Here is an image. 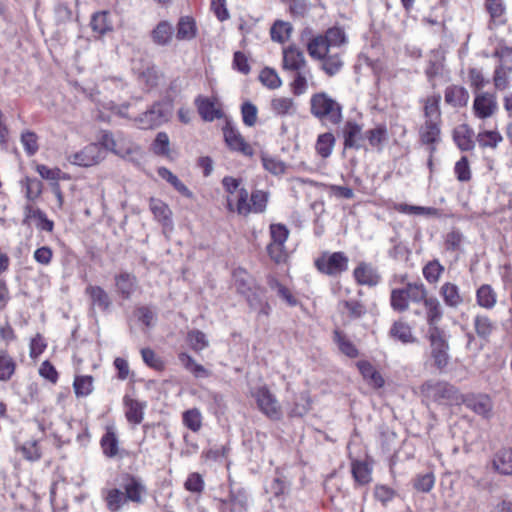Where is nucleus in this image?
Masks as SVG:
<instances>
[{
    "label": "nucleus",
    "instance_id": "nucleus-42",
    "mask_svg": "<svg viewBox=\"0 0 512 512\" xmlns=\"http://www.w3.org/2000/svg\"><path fill=\"white\" fill-rule=\"evenodd\" d=\"M365 136L372 147L382 150L384 143L388 140V130L386 125L380 124L366 131Z\"/></svg>",
    "mask_w": 512,
    "mask_h": 512
},
{
    "label": "nucleus",
    "instance_id": "nucleus-55",
    "mask_svg": "<svg viewBox=\"0 0 512 512\" xmlns=\"http://www.w3.org/2000/svg\"><path fill=\"white\" fill-rule=\"evenodd\" d=\"M182 420L183 424L193 432H198L202 427V415L197 408L185 411Z\"/></svg>",
    "mask_w": 512,
    "mask_h": 512
},
{
    "label": "nucleus",
    "instance_id": "nucleus-29",
    "mask_svg": "<svg viewBox=\"0 0 512 512\" xmlns=\"http://www.w3.org/2000/svg\"><path fill=\"white\" fill-rule=\"evenodd\" d=\"M390 336L403 344H410L416 341L410 325L402 320L395 321L389 331Z\"/></svg>",
    "mask_w": 512,
    "mask_h": 512
},
{
    "label": "nucleus",
    "instance_id": "nucleus-61",
    "mask_svg": "<svg viewBox=\"0 0 512 512\" xmlns=\"http://www.w3.org/2000/svg\"><path fill=\"white\" fill-rule=\"evenodd\" d=\"M241 115L243 123L248 127H253L257 122L258 109L250 101H246L241 105Z\"/></svg>",
    "mask_w": 512,
    "mask_h": 512
},
{
    "label": "nucleus",
    "instance_id": "nucleus-21",
    "mask_svg": "<svg viewBox=\"0 0 512 512\" xmlns=\"http://www.w3.org/2000/svg\"><path fill=\"white\" fill-rule=\"evenodd\" d=\"M475 299L479 307L492 310L497 305L498 295L490 284H481L475 291Z\"/></svg>",
    "mask_w": 512,
    "mask_h": 512
},
{
    "label": "nucleus",
    "instance_id": "nucleus-12",
    "mask_svg": "<svg viewBox=\"0 0 512 512\" xmlns=\"http://www.w3.org/2000/svg\"><path fill=\"white\" fill-rule=\"evenodd\" d=\"M498 110L496 96L492 93L482 92L475 96L473 101L474 115L479 119H487Z\"/></svg>",
    "mask_w": 512,
    "mask_h": 512
},
{
    "label": "nucleus",
    "instance_id": "nucleus-36",
    "mask_svg": "<svg viewBox=\"0 0 512 512\" xmlns=\"http://www.w3.org/2000/svg\"><path fill=\"white\" fill-rule=\"evenodd\" d=\"M100 445L104 455L108 458H114L119 453V440L113 428L109 427L100 440Z\"/></svg>",
    "mask_w": 512,
    "mask_h": 512
},
{
    "label": "nucleus",
    "instance_id": "nucleus-1",
    "mask_svg": "<svg viewBox=\"0 0 512 512\" xmlns=\"http://www.w3.org/2000/svg\"><path fill=\"white\" fill-rule=\"evenodd\" d=\"M290 87L295 95L307 92L310 84H313V74L304 53L290 46Z\"/></svg>",
    "mask_w": 512,
    "mask_h": 512
},
{
    "label": "nucleus",
    "instance_id": "nucleus-56",
    "mask_svg": "<svg viewBox=\"0 0 512 512\" xmlns=\"http://www.w3.org/2000/svg\"><path fill=\"white\" fill-rule=\"evenodd\" d=\"M74 391L78 397H86L93 391L92 376H76L73 383Z\"/></svg>",
    "mask_w": 512,
    "mask_h": 512
},
{
    "label": "nucleus",
    "instance_id": "nucleus-38",
    "mask_svg": "<svg viewBox=\"0 0 512 512\" xmlns=\"http://www.w3.org/2000/svg\"><path fill=\"white\" fill-rule=\"evenodd\" d=\"M197 35L195 20L190 16H183L177 24L176 37L178 40H191Z\"/></svg>",
    "mask_w": 512,
    "mask_h": 512
},
{
    "label": "nucleus",
    "instance_id": "nucleus-50",
    "mask_svg": "<svg viewBox=\"0 0 512 512\" xmlns=\"http://www.w3.org/2000/svg\"><path fill=\"white\" fill-rule=\"evenodd\" d=\"M390 305L397 312H404L409 308V300L406 288H397L391 291Z\"/></svg>",
    "mask_w": 512,
    "mask_h": 512
},
{
    "label": "nucleus",
    "instance_id": "nucleus-2",
    "mask_svg": "<svg viewBox=\"0 0 512 512\" xmlns=\"http://www.w3.org/2000/svg\"><path fill=\"white\" fill-rule=\"evenodd\" d=\"M347 43V35L342 27L333 26L322 35L313 37L307 50L311 57H322L333 48H339Z\"/></svg>",
    "mask_w": 512,
    "mask_h": 512
},
{
    "label": "nucleus",
    "instance_id": "nucleus-41",
    "mask_svg": "<svg viewBox=\"0 0 512 512\" xmlns=\"http://www.w3.org/2000/svg\"><path fill=\"white\" fill-rule=\"evenodd\" d=\"M495 470L503 475L512 474V449H503L498 452L493 460Z\"/></svg>",
    "mask_w": 512,
    "mask_h": 512
},
{
    "label": "nucleus",
    "instance_id": "nucleus-23",
    "mask_svg": "<svg viewBox=\"0 0 512 512\" xmlns=\"http://www.w3.org/2000/svg\"><path fill=\"white\" fill-rule=\"evenodd\" d=\"M123 404L126 408L125 416L127 421L135 425L140 424L144 418L146 402H140L126 395L123 398Z\"/></svg>",
    "mask_w": 512,
    "mask_h": 512
},
{
    "label": "nucleus",
    "instance_id": "nucleus-16",
    "mask_svg": "<svg viewBox=\"0 0 512 512\" xmlns=\"http://www.w3.org/2000/svg\"><path fill=\"white\" fill-rule=\"evenodd\" d=\"M353 276L359 285L369 287L376 286L381 280V276L377 269L367 262L359 263L353 271Z\"/></svg>",
    "mask_w": 512,
    "mask_h": 512
},
{
    "label": "nucleus",
    "instance_id": "nucleus-6",
    "mask_svg": "<svg viewBox=\"0 0 512 512\" xmlns=\"http://www.w3.org/2000/svg\"><path fill=\"white\" fill-rule=\"evenodd\" d=\"M423 396L435 403L451 405L458 403L460 395L458 390L444 381H427L421 386Z\"/></svg>",
    "mask_w": 512,
    "mask_h": 512
},
{
    "label": "nucleus",
    "instance_id": "nucleus-54",
    "mask_svg": "<svg viewBox=\"0 0 512 512\" xmlns=\"http://www.w3.org/2000/svg\"><path fill=\"white\" fill-rule=\"evenodd\" d=\"M160 73L155 65H148L138 74V80L144 83L148 88H154L158 85Z\"/></svg>",
    "mask_w": 512,
    "mask_h": 512
},
{
    "label": "nucleus",
    "instance_id": "nucleus-10",
    "mask_svg": "<svg viewBox=\"0 0 512 512\" xmlns=\"http://www.w3.org/2000/svg\"><path fill=\"white\" fill-rule=\"evenodd\" d=\"M102 147L101 144H88L82 150L69 156V161L83 167L96 165L105 158V151Z\"/></svg>",
    "mask_w": 512,
    "mask_h": 512
},
{
    "label": "nucleus",
    "instance_id": "nucleus-32",
    "mask_svg": "<svg viewBox=\"0 0 512 512\" xmlns=\"http://www.w3.org/2000/svg\"><path fill=\"white\" fill-rule=\"evenodd\" d=\"M173 33V26L168 21H160L151 31V38L156 45L166 46L171 42Z\"/></svg>",
    "mask_w": 512,
    "mask_h": 512
},
{
    "label": "nucleus",
    "instance_id": "nucleus-40",
    "mask_svg": "<svg viewBox=\"0 0 512 512\" xmlns=\"http://www.w3.org/2000/svg\"><path fill=\"white\" fill-rule=\"evenodd\" d=\"M94 32L103 35L113 29V24L108 11H99L93 14L90 22Z\"/></svg>",
    "mask_w": 512,
    "mask_h": 512
},
{
    "label": "nucleus",
    "instance_id": "nucleus-8",
    "mask_svg": "<svg viewBox=\"0 0 512 512\" xmlns=\"http://www.w3.org/2000/svg\"><path fill=\"white\" fill-rule=\"evenodd\" d=\"M349 259L344 252H324L316 260L317 270L328 276H337L348 269Z\"/></svg>",
    "mask_w": 512,
    "mask_h": 512
},
{
    "label": "nucleus",
    "instance_id": "nucleus-35",
    "mask_svg": "<svg viewBox=\"0 0 512 512\" xmlns=\"http://www.w3.org/2000/svg\"><path fill=\"white\" fill-rule=\"evenodd\" d=\"M441 95L439 93L428 96L424 101V117L425 121L441 122L440 111Z\"/></svg>",
    "mask_w": 512,
    "mask_h": 512
},
{
    "label": "nucleus",
    "instance_id": "nucleus-15",
    "mask_svg": "<svg viewBox=\"0 0 512 512\" xmlns=\"http://www.w3.org/2000/svg\"><path fill=\"white\" fill-rule=\"evenodd\" d=\"M463 402L468 409L484 418L492 416L493 402L486 394L470 395Z\"/></svg>",
    "mask_w": 512,
    "mask_h": 512
},
{
    "label": "nucleus",
    "instance_id": "nucleus-43",
    "mask_svg": "<svg viewBox=\"0 0 512 512\" xmlns=\"http://www.w3.org/2000/svg\"><path fill=\"white\" fill-rule=\"evenodd\" d=\"M336 139L331 132L320 134L316 140L315 149L319 156L328 158L334 149Z\"/></svg>",
    "mask_w": 512,
    "mask_h": 512
},
{
    "label": "nucleus",
    "instance_id": "nucleus-39",
    "mask_svg": "<svg viewBox=\"0 0 512 512\" xmlns=\"http://www.w3.org/2000/svg\"><path fill=\"white\" fill-rule=\"evenodd\" d=\"M149 207L154 217L161 222L164 226L172 223L171 210L166 203L160 199L151 198Z\"/></svg>",
    "mask_w": 512,
    "mask_h": 512
},
{
    "label": "nucleus",
    "instance_id": "nucleus-62",
    "mask_svg": "<svg viewBox=\"0 0 512 512\" xmlns=\"http://www.w3.org/2000/svg\"><path fill=\"white\" fill-rule=\"evenodd\" d=\"M271 40L283 44L288 37V23L276 20L270 28Z\"/></svg>",
    "mask_w": 512,
    "mask_h": 512
},
{
    "label": "nucleus",
    "instance_id": "nucleus-27",
    "mask_svg": "<svg viewBox=\"0 0 512 512\" xmlns=\"http://www.w3.org/2000/svg\"><path fill=\"white\" fill-rule=\"evenodd\" d=\"M474 132L468 125L458 126L453 133V139L457 147L462 151H470L475 147Z\"/></svg>",
    "mask_w": 512,
    "mask_h": 512
},
{
    "label": "nucleus",
    "instance_id": "nucleus-28",
    "mask_svg": "<svg viewBox=\"0 0 512 512\" xmlns=\"http://www.w3.org/2000/svg\"><path fill=\"white\" fill-rule=\"evenodd\" d=\"M285 488V482L278 477L273 478L271 483L266 487V493L271 495L269 500L273 506L285 508Z\"/></svg>",
    "mask_w": 512,
    "mask_h": 512
},
{
    "label": "nucleus",
    "instance_id": "nucleus-60",
    "mask_svg": "<svg viewBox=\"0 0 512 512\" xmlns=\"http://www.w3.org/2000/svg\"><path fill=\"white\" fill-rule=\"evenodd\" d=\"M20 141L28 156H33L39 149L38 136L32 131H24L21 134Z\"/></svg>",
    "mask_w": 512,
    "mask_h": 512
},
{
    "label": "nucleus",
    "instance_id": "nucleus-4",
    "mask_svg": "<svg viewBox=\"0 0 512 512\" xmlns=\"http://www.w3.org/2000/svg\"><path fill=\"white\" fill-rule=\"evenodd\" d=\"M430 358L433 366L439 371L444 372L450 364V346L445 332L438 327L429 329L428 332Z\"/></svg>",
    "mask_w": 512,
    "mask_h": 512
},
{
    "label": "nucleus",
    "instance_id": "nucleus-17",
    "mask_svg": "<svg viewBox=\"0 0 512 512\" xmlns=\"http://www.w3.org/2000/svg\"><path fill=\"white\" fill-rule=\"evenodd\" d=\"M115 287L122 299L129 300L138 288V281L135 275L121 272L115 276Z\"/></svg>",
    "mask_w": 512,
    "mask_h": 512
},
{
    "label": "nucleus",
    "instance_id": "nucleus-30",
    "mask_svg": "<svg viewBox=\"0 0 512 512\" xmlns=\"http://www.w3.org/2000/svg\"><path fill=\"white\" fill-rule=\"evenodd\" d=\"M423 305L426 309V321L430 327L429 329L437 327V324L443 317V310L439 300L434 296H430Z\"/></svg>",
    "mask_w": 512,
    "mask_h": 512
},
{
    "label": "nucleus",
    "instance_id": "nucleus-25",
    "mask_svg": "<svg viewBox=\"0 0 512 512\" xmlns=\"http://www.w3.org/2000/svg\"><path fill=\"white\" fill-rule=\"evenodd\" d=\"M102 495L106 504V508L110 512H119L128 503L124 492L119 488L103 490Z\"/></svg>",
    "mask_w": 512,
    "mask_h": 512
},
{
    "label": "nucleus",
    "instance_id": "nucleus-37",
    "mask_svg": "<svg viewBox=\"0 0 512 512\" xmlns=\"http://www.w3.org/2000/svg\"><path fill=\"white\" fill-rule=\"evenodd\" d=\"M395 210L402 214L408 215H420V216H428V217H439L440 211L434 207H424L417 205H410L406 203H399L395 205Z\"/></svg>",
    "mask_w": 512,
    "mask_h": 512
},
{
    "label": "nucleus",
    "instance_id": "nucleus-7",
    "mask_svg": "<svg viewBox=\"0 0 512 512\" xmlns=\"http://www.w3.org/2000/svg\"><path fill=\"white\" fill-rule=\"evenodd\" d=\"M271 241L267 245V253L270 259L277 265L286 264L288 251L285 242L288 238V230L283 224L270 225Z\"/></svg>",
    "mask_w": 512,
    "mask_h": 512
},
{
    "label": "nucleus",
    "instance_id": "nucleus-58",
    "mask_svg": "<svg viewBox=\"0 0 512 512\" xmlns=\"http://www.w3.org/2000/svg\"><path fill=\"white\" fill-rule=\"evenodd\" d=\"M187 340L190 347L196 352H200L209 346L206 334L200 330L189 331L187 334Z\"/></svg>",
    "mask_w": 512,
    "mask_h": 512
},
{
    "label": "nucleus",
    "instance_id": "nucleus-11",
    "mask_svg": "<svg viewBox=\"0 0 512 512\" xmlns=\"http://www.w3.org/2000/svg\"><path fill=\"white\" fill-rule=\"evenodd\" d=\"M123 480L122 487L127 501L137 505L142 504L147 493V488L143 481L131 474H125Z\"/></svg>",
    "mask_w": 512,
    "mask_h": 512
},
{
    "label": "nucleus",
    "instance_id": "nucleus-20",
    "mask_svg": "<svg viewBox=\"0 0 512 512\" xmlns=\"http://www.w3.org/2000/svg\"><path fill=\"white\" fill-rule=\"evenodd\" d=\"M256 401L260 410L267 416L271 418L279 417L278 403L266 388H260L257 390Z\"/></svg>",
    "mask_w": 512,
    "mask_h": 512
},
{
    "label": "nucleus",
    "instance_id": "nucleus-18",
    "mask_svg": "<svg viewBox=\"0 0 512 512\" xmlns=\"http://www.w3.org/2000/svg\"><path fill=\"white\" fill-rule=\"evenodd\" d=\"M439 294L448 308L458 309L464 303V296L455 283L444 282L440 287Z\"/></svg>",
    "mask_w": 512,
    "mask_h": 512
},
{
    "label": "nucleus",
    "instance_id": "nucleus-14",
    "mask_svg": "<svg viewBox=\"0 0 512 512\" xmlns=\"http://www.w3.org/2000/svg\"><path fill=\"white\" fill-rule=\"evenodd\" d=\"M441 122L425 121L420 127L419 136L423 145L428 147L430 154L436 151V145L441 141Z\"/></svg>",
    "mask_w": 512,
    "mask_h": 512
},
{
    "label": "nucleus",
    "instance_id": "nucleus-3",
    "mask_svg": "<svg viewBox=\"0 0 512 512\" xmlns=\"http://www.w3.org/2000/svg\"><path fill=\"white\" fill-rule=\"evenodd\" d=\"M311 113L324 124L338 125L342 121V106L322 92L311 97Z\"/></svg>",
    "mask_w": 512,
    "mask_h": 512
},
{
    "label": "nucleus",
    "instance_id": "nucleus-5",
    "mask_svg": "<svg viewBox=\"0 0 512 512\" xmlns=\"http://www.w3.org/2000/svg\"><path fill=\"white\" fill-rule=\"evenodd\" d=\"M99 142L105 150H110L123 158L134 159L141 154V147L122 133L114 135L109 131H102Z\"/></svg>",
    "mask_w": 512,
    "mask_h": 512
},
{
    "label": "nucleus",
    "instance_id": "nucleus-51",
    "mask_svg": "<svg viewBox=\"0 0 512 512\" xmlns=\"http://www.w3.org/2000/svg\"><path fill=\"white\" fill-rule=\"evenodd\" d=\"M262 164L265 170L270 172L273 175H282L286 171L285 162L278 159L276 156L269 155L267 153H263L261 156Z\"/></svg>",
    "mask_w": 512,
    "mask_h": 512
},
{
    "label": "nucleus",
    "instance_id": "nucleus-64",
    "mask_svg": "<svg viewBox=\"0 0 512 512\" xmlns=\"http://www.w3.org/2000/svg\"><path fill=\"white\" fill-rule=\"evenodd\" d=\"M184 488L192 493L201 494L205 488V482L201 474L193 472L188 475Z\"/></svg>",
    "mask_w": 512,
    "mask_h": 512
},
{
    "label": "nucleus",
    "instance_id": "nucleus-46",
    "mask_svg": "<svg viewBox=\"0 0 512 512\" xmlns=\"http://www.w3.org/2000/svg\"><path fill=\"white\" fill-rule=\"evenodd\" d=\"M445 268L444 266L439 262V260L434 259L429 262H427L423 269V277L425 280L430 284H435L439 281L441 278Z\"/></svg>",
    "mask_w": 512,
    "mask_h": 512
},
{
    "label": "nucleus",
    "instance_id": "nucleus-22",
    "mask_svg": "<svg viewBox=\"0 0 512 512\" xmlns=\"http://www.w3.org/2000/svg\"><path fill=\"white\" fill-rule=\"evenodd\" d=\"M90 297L93 307H97L102 312H108L112 305V301L108 293L100 286L89 285L85 290Z\"/></svg>",
    "mask_w": 512,
    "mask_h": 512
},
{
    "label": "nucleus",
    "instance_id": "nucleus-34",
    "mask_svg": "<svg viewBox=\"0 0 512 512\" xmlns=\"http://www.w3.org/2000/svg\"><path fill=\"white\" fill-rule=\"evenodd\" d=\"M357 368L363 378L375 388H381L384 385V379L381 374L373 367V365L365 360L357 362Z\"/></svg>",
    "mask_w": 512,
    "mask_h": 512
},
{
    "label": "nucleus",
    "instance_id": "nucleus-26",
    "mask_svg": "<svg viewBox=\"0 0 512 512\" xmlns=\"http://www.w3.org/2000/svg\"><path fill=\"white\" fill-rule=\"evenodd\" d=\"M444 98L448 105L453 107H463L468 103L469 93L462 86L451 85L445 89Z\"/></svg>",
    "mask_w": 512,
    "mask_h": 512
},
{
    "label": "nucleus",
    "instance_id": "nucleus-31",
    "mask_svg": "<svg viewBox=\"0 0 512 512\" xmlns=\"http://www.w3.org/2000/svg\"><path fill=\"white\" fill-rule=\"evenodd\" d=\"M321 61V68L328 76H334L340 72L344 62L340 53L332 54L331 51L322 57H313Z\"/></svg>",
    "mask_w": 512,
    "mask_h": 512
},
{
    "label": "nucleus",
    "instance_id": "nucleus-53",
    "mask_svg": "<svg viewBox=\"0 0 512 512\" xmlns=\"http://www.w3.org/2000/svg\"><path fill=\"white\" fill-rule=\"evenodd\" d=\"M512 67L504 66L502 63L494 71L493 82L497 90H505L509 87L510 73Z\"/></svg>",
    "mask_w": 512,
    "mask_h": 512
},
{
    "label": "nucleus",
    "instance_id": "nucleus-59",
    "mask_svg": "<svg viewBox=\"0 0 512 512\" xmlns=\"http://www.w3.org/2000/svg\"><path fill=\"white\" fill-rule=\"evenodd\" d=\"M260 82L269 89H277L282 85V81L277 72L269 67L264 68L259 74Z\"/></svg>",
    "mask_w": 512,
    "mask_h": 512
},
{
    "label": "nucleus",
    "instance_id": "nucleus-44",
    "mask_svg": "<svg viewBox=\"0 0 512 512\" xmlns=\"http://www.w3.org/2000/svg\"><path fill=\"white\" fill-rule=\"evenodd\" d=\"M16 363L7 350L0 349V381L7 382L14 375Z\"/></svg>",
    "mask_w": 512,
    "mask_h": 512
},
{
    "label": "nucleus",
    "instance_id": "nucleus-33",
    "mask_svg": "<svg viewBox=\"0 0 512 512\" xmlns=\"http://www.w3.org/2000/svg\"><path fill=\"white\" fill-rule=\"evenodd\" d=\"M333 341L337 345L339 351L345 356L352 359L358 357L359 351L355 344L339 329L334 330Z\"/></svg>",
    "mask_w": 512,
    "mask_h": 512
},
{
    "label": "nucleus",
    "instance_id": "nucleus-19",
    "mask_svg": "<svg viewBox=\"0 0 512 512\" xmlns=\"http://www.w3.org/2000/svg\"><path fill=\"white\" fill-rule=\"evenodd\" d=\"M344 147L360 149L363 146L362 127L354 121H347L342 130Z\"/></svg>",
    "mask_w": 512,
    "mask_h": 512
},
{
    "label": "nucleus",
    "instance_id": "nucleus-13",
    "mask_svg": "<svg viewBox=\"0 0 512 512\" xmlns=\"http://www.w3.org/2000/svg\"><path fill=\"white\" fill-rule=\"evenodd\" d=\"M224 139L227 146L233 150L242 153L245 156H252L253 148L248 144L241 133L230 124L223 128Z\"/></svg>",
    "mask_w": 512,
    "mask_h": 512
},
{
    "label": "nucleus",
    "instance_id": "nucleus-24",
    "mask_svg": "<svg viewBox=\"0 0 512 512\" xmlns=\"http://www.w3.org/2000/svg\"><path fill=\"white\" fill-rule=\"evenodd\" d=\"M473 326L476 335L483 340H488L497 329L496 322L483 313H478L474 316Z\"/></svg>",
    "mask_w": 512,
    "mask_h": 512
},
{
    "label": "nucleus",
    "instance_id": "nucleus-49",
    "mask_svg": "<svg viewBox=\"0 0 512 512\" xmlns=\"http://www.w3.org/2000/svg\"><path fill=\"white\" fill-rule=\"evenodd\" d=\"M405 288L408 300L413 303H424L429 298L428 291L421 282L408 283Z\"/></svg>",
    "mask_w": 512,
    "mask_h": 512
},
{
    "label": "nucleus",
    "instance_id": "nucleus-52",
    "mask_svg": "<svg viewBox=\"0 0 512 512\" xmlns=\"http://www.w3.org/2000/svg\"><path fill=\"white\" fill-rule=\"evenodd\" d=\"M351 466L352 475L357 483L364 485L371 481V469L366 462L355 460Z\"/></svg>",
    "mask_w": 512,
    "mask_h": 512
},
{
    "label": "nucleus",
    "instance_id": "nucleus-9",
    "mask_svg": "<svg viewBox=\"0 0 512 512\" xmlns=\"http://www.w3.org/2000/svg\"><path fill=\"white\" fill-rule=\"evenodd\" d=\"M170 111L162 102H155L144 113L134 118V122L140 129H154L169 120Z\"/></svg>",
    "mask_w": 512,
    "mask_h": 512
},
{
    "label": "nucleus",
    "instance_id": "nucleus-48",
    "mask_svg": "<svg viewBox=\"0 0 512 512\" xmlns=\"http://www.w3.org/2000/svg\"><path fill=\"white\" fill-rule=\"evenodd\" d=\"M476 140L482 148L495 149L503 141V137L497 130H485L478 133Z\"/></svg>",
    "mask_w": 512,
    "mask_h": 512
},
{
    "label": "nucleus",
    "instance_id": "nucleus-63",
    "mask_svg": "<svg viewBox=\"0 0 512 512\" xmlns=\"http://www.w3.org/2000/svg\"><path fill=\"white\" fill-rule=\"evenodd\" d=\"M268 193L262 190H255L251 194V212L262 213L265 211L268 202Z\"/></svg>",
    "mask_w": 512,
    "mask_h": 512
},
{
    "label": "nucleus",
    "instance_id": "nucleus-45",
    "mask_svg": "<svg viewBox=\"0 0 512 512\" xmlns=\"http://www.w3.org/2000/svg\"><path fill=\"white\" fill-rule=\"evenodd\" d=\"M158 175L169 182L180 194L187 198H192L193 193L188 189V187L179 180V178L174 175L169 169L165 167H160L158 169Z\"/></svg>",
    "mask_w": 512,
    "mask_h": 512
},
{
    "label": "nucleus",
    "instance_id": "nucleus-47",
    "mask_svg": "<svg viewBox=\"0 0 512 512\" xmlns=\"http://www.w3.org/2000/svg\"><path fill=\"white\" fill-rule=\"evenodd\" d=\"M196 104L198 112L205 121H213L221 116L219 110L215 108L214 103L208 98H197Z\"/></svg>",
    "mask_w": 512,
    "mask_h": 512
},
{
    "label": "nucleus",
    "instance_id": "nucleus-57",
    "mask_svg": "<svg viewBox=\"0 0 512 512\" xmlns=\"http://www.w3.org/2000/svg\"><path fill=\"white\" fill-rule=\"evenodd\" d=\"M28 461H37L41 458V450L37 440H28L17 448Z\"/></svg>",
    "mask_w": 512,
    "mask_h": 512
}]
</instances>
